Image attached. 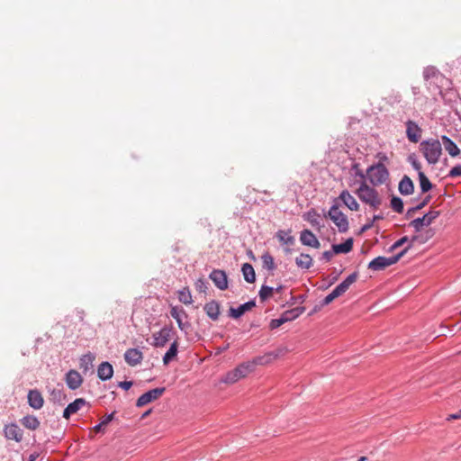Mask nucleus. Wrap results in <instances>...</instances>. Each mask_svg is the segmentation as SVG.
Segmentation results:
<instances>
[{
	"instance_id": "1",
	"label": "nucleus",
	"mask_w": 461,
	"mask_h": 461,
	"mask_svg": "<svg viewBox=\"0 0 461 461\" xmlns=\"http://www.w3.org/2000/svg\"><path fill=\"white\" fill-rule=\"evenodd\" d=\"M420 150L429 164H436L439 160L442 148L439 140H429L420 143Z\"/></svg>"
},
{
	"instance_id": "2",
	"label": "nucleus",
	"mask_w": 461,
	"mask_h": 461,
	"mask_svg": "<svg viewBox=\"0 0 461 461\" xmlns=\"http://www.w3.org/2000/svg\"><path fill=\"white\" fill-rule=\"evenodd\" d=\"M358 277V272L355 271L347 276L339 285H338L333 291L326 295L321 302V306H326L330 304L334 299L342 295L347 292L349 286L357 281Z\"/></svg>"
},
{
	"instance_id": "3",
	"label": "nucleus",
	"mask_w": 461,
	"mask_h": 461,
	"mask_svg": "<svg viewBox=\"0 0 461 461\" xmlns=\"http://www.w3.org/2000/svg\"><path fill=\"white\" fill-rule=\"evenodd\" d=\"M366 176L373 185H382L387 181L389 172L384 164L377 163L368 167Z\"/></svg>"
},
{
	"instance_id": "4",
	"label": "nucleus",
	"mask_w": 461,
	"mask_h": 461,
	"mask_svg": "<svg viewBox=\"0 0 461 461\" xmlns=\"http://www.w3.org/2000/svg\"><path fill=\"white\" fill-rule=\"evenodd\" d=\"M341 203H332L328 212V216L338 227L339 232L344 233L348 230V221L347 216L339 210Z\"/></svg>"
},
{
	"instance_id": "5",
	"label": "nucleus",
	"mask_w": 461,
	"mask_h": 461,
	"mask_svg": "<svg viewBox=\"0 0 461 461\" xmlns=\"http://www.w3.org/2000/svg\"><path fill=\"white\" fill-rule=\"evenodd\" d=\"M251 371V366L249 363H242L237 367L228 372L222 378L221 382L224 384H234L240 379L247 376Z\"/></svg>"
},
{
	"instance_id": "6",
	"label": "nucleus",
	"mask_w": 461,
	"mask_h": 461,
	"mask_svg": "<svg viewBox=\"0 0 461 461\" xmlns=\"http://www.w3.org/2000/svg\"><path fill=\"white\" fill-rule=\"evenodd\" d=\"M438 215V211L430 210L423 216L412 220L410 225L415 230V231L419 232L423 227L430 225L433 220H435Z\"/></svg>"
},
{
	"instance_id": "7",
	"label": "nucleus",
	"mask_w": 461,
	"mask_h": 461,
	"mask_svg": "<svg viewBox=\"0 0 461 461\" xmlns=\"http://www.w3.org/2000/svg\"><path fill=\"white\" fill-rule=\"evenodd\" d=\"M170 315L173 319L176 320L180 330L187 333L188 330L191 328V324L188 321H183V318H187V313L185 311L179 306H171Z\"/></svg>"
},
{
	"instance_id": "8",
	"label": "nucleus",
	"mask_w": 461,
	"mask_h": 461,
	"mask_svg": "<svg viewBox=\"0 0 461 461\" xmlns=\"http://www.w3.org/2000/svg\"><path fill=\"white\" fill-rule=\"evenodd\" d=\"M166 391L165 387H157L141 394L136 402L137 407H142L160 397Z\"/></svg>"
},
{
	"instance_id": "9",
	"label": "nucleus",
	"mask_w": 461,
	"mask_h": 461,
	"mask_svg": "<svg viewBox=\"0 0 461 461\" xmlns=\"http://www.w3.org/2000/svg\"><path fill=\"white\" fill-rule=\"evenodd\" d=\"M173 331L172 326H164L158 332L153 333V343L152 346L155 348H163L166 346L171 337Z\"/></svg>"
},
{
	"instance_id": "10",
	"label": "nucleus",
	"mask_w": 461,
	"mask_h": 461,
	"mask_svg": "<svg viewBox=\"0 0 461 461\" xmlns=\"http://www.w3.org/2000/svg\"><path fill=\"white\" fill-rule=\"evenodd\" d=\"M209 278L212 281L214 285L219 290L224 291L228 288V277H227V274L224 270L213 269L210 273Z\"/></svg>"
},
{
	"instance_id": "11",
	"label": "nucleus",
	"mask_w": 461,
	"mask_h": 461,
	"mask_svg": "<svg viewBox=\"0 0 461 461\" xmlns=\"http://www.w3.org/2000/svg\"><path fill=\"white\" fill-rule=\"evenodd\" d=\"M5 437L7 439L21 442L23 437V431L16 423H10L4 428Z\"/></svg>"
},
{
	"instance_id": "12",
	"label": "nucleus",
	"mask_w": 461,
	"mask_h": 461,
	"mask_svg": "<svg viewBox=\"0 0 461 461\" xmlns=\"http://www.w3.org/2000/svg\"><path fill=\"white\" fill-rule=\"evenodd\" d=\"M256 306V299H251L240 305H239L237 308L230 307L228 312L229 317L232 319H239L246 312L251 310L253 307Z\"/></svg>"
},
{
	"instance_id": "13",
	"label": "nucleus",
	"mask_w": 461,
	"mask_h": 461,
	"mask_svg": "<svg viewBox=\"0 0 461 461\" xmlns=\"http://www.w3.org/2000/svg\"><path fill=\"white\" fill-rule=\"evenodd\" d=\"M356 192L362 202H375L376 200V192L375 189L365 183H362Z\"/></svg>"
},
{
	"instance_id": "14",
	"label": "nucleus",
	"mask_w": 461,
	"mask_h": 461,
	"mask_svg": "<svg viewBox=\"0 0 461 461\" xmlns=\"http://www.w3.org/2000/svg\"><path fill=\"white\" fill-rule=\"evenodd\" d=\"M65 382L70 390H76L82 384L83 378L79 372L71 369L66 374Z\"/></svg>"
},
{
	"instance_id": "15",
	"label": "nucleus",
	"mask_w": 461,
	"mask_h": 461,
	"mask_svg": "<svg viewBox=\"0 0 461 461\" xmlns=\"http://www.w3.org/2000/svg\"><path fill=\"white\" fill-rule=\"evenodd\" d=\"M86 404L87 402L84 398L75 399L64 409L62 417L66 420H68L72 414L77 413L83 406Z\"/></svg>"
},
{
	"instance_id": "16",
	"label": "nucleus",
	"mask_w": 461,
	"mask_h": 461,
	"mask_svg": "<svg viewBox=\"0 0 461 461\" xmlns=\"http://www.w3.org/2000/svg\"><path fill=\"white\" fill-rule=\"evenodd\" d=\"M300 241L303 245L314 249H319L321 247V243L316 236L307 229H304L300 232Z\"/></svg>"
},
{
	"instance_id": "17",
	"label": "nucleus",
	"mask_w": 461,
	"mask_h": 461,
	"mask_svg": "<svg viewBox=\"0 0 461 461\" xmlns=\"http://www.w3.org/2000/svg\"><path fill=\"white\" fill-rule=\"evenodd\" d=\"M303 219L308 221L313 228L318 230L324 226L322 222V217L314 209H311L307 212L303 213Z\"/></svg>"
},
{
	"instance_id": "18",
	"label": "nucleus",
	"mask_w": 461,
	"mask_h": 461,
	"mask_svg": "<svg viewBox=\"0 0 461 461\" xmlns=\"http://www.w3.org/2000/svg\"><path fill=\"white\" fill-rule=\"evenodd\" d=\"M124 359L131 366L140 364L143 359V354L139 348H129L124 353Z\"/></svg>"
},
{
	"instance_id": "19",
	"label": "nucleus",
	"mask_w": 461,
	"mask_h": 461,
	"mask_svg": "<svg viewBox=\"0 0 461 461\" xmlns=\"http://www.w3.org/2000/svg\"><path fill=\"white\" fill-rule=\"evenodd\" d=\"M29 405L34 410H40L44 404L43 397L37 389L30 390L27 395Z\"/></svg>"
},
{
	"instance_id": "20",
	"label": "nucleus",
	"mask_w": 461,
	"mask_h": 461,
	"mask_svg": "<svg viewBox=\"0 0 461 461\" xmlns=\"http://www.w3.org/2000/svg\"><path fill=\"white\" fill-rule=\"evenodd\" d=\"M406 134L411 142L417 143L421 137V129L412 121L406 122Z\"/></svg>"
},
{
	"instance_id": "21",
	"label": "nucleus",
	"mask_w": 461,
	"mask_h": 461,
	"mask_svg": "<svg viewBox=\"0 0 461 461\" xmlns=\"http://www.w3.org/2000/svg\"><path fill=\"white\" fill-rule=\"evenodd\" d=\"M113 375V365L108 361L102 362L97 367V376L101 381H107Z\"/></svg>"
},
{
	"instance_id": "22",
	"label": "nucleus",
	"mask_w": 461,
	"mask_h": 461,
	"mask_svg": "<svg viewBox=\"0 0 461 461\" xmlns=\"http://www.w3.org/2000/svg\"><path fill=\"white\" fill-rule=\"evenodd\" d=\"M203 310L206 313V315L212 321H217L220 316V303L215 301L212 300L208 303H206L203 306Z\"/></svg>"
},
{
	"instance_id": "23",
	"label": "nucleus",
	"mask_w": 461,
	"mask_h": 461,
	"mask_svg": "<svg viewBox=\"0 0 461 461\" xmlns=\"http://www.w3.org/2000/svg\"><path fill=\"white\" fill-rule=\"evenodd\" d=\"M95 359V354L88 352L83 355L79 359V367L84 374H86L93 368V363Z\"/></svg>"
},
{
	"instance_id": "24",
	"label": "nucleus",
	"mask_w": 461,
	"mask_h": 461,
	"mask_svg": "<svg viewBox=\"0 0 461 461\" xmlns=\"http://www.w3.org/2000/svg\"><path fill=\"white\" fill-rule=\"evenodd\" d=\"M353 243V238H348L342 243L333 244L331 249L336 254H347L352 250Z\"/></svg>"
},
{
	"instance_id": "25",
	"label": "nucleus",
	"mask_w": 461,
	"mask_h": 461,
	"mask_svg": "<svg viewBox=\"0 0 461 461\" xmlns=\"http://www.w3.org/2000/svg\"><path fill=\"white\" fill-rule=\"evenodd\" d=\"M414 185L411 179L404 176L399 183V191L403 195H408L413 193Z\"/></svg>"
},
{
	"instance_id": "26",
	"label": "nucleus",
	"mask_w": 461,
	"mask_h": 461,
	"mask_svg": "<svg viewBox=\"0 0 461 461\" xmlns=\"http://www.w3.org/2000/svg\"><path fill=\"white\" fill-rule=\"evenodd\" d=\"M441 140L445 149L451 157H456L460 154V149L452 140L445 135L441 137Z\"/></svg>"
},
{
	"instance_id": "27",
	"label": "nucleus",
	"mask_w": 461,
	"mask_h": 461,
	"mask_svg": "<svg viewBox=\"0 0 461 461\" xmlns=\"http://www.w3.org/2000/svg\"><path fill=\"white\" fill-rule=\"evenodd\" d=\"M304 311L305 307L298 306L284 312L282 313V316L284 317L285 321L288 322L297 319L300 315H302L304 312Z\"/></svg>"
},
{
	"instance_id": "28",
	"label": "nucleus",
	"mask_w": 461,
	"mask_h": 461,
	"mask_svg": "<svg viewBox=\"0 0 461 461\" xmlns=\"http://www.w3.org/2000/svg\"><path fill=\"white\" fill-rule=\"evenodd\" d=\"M241 272L246 282L250 284L255 282L256 274L251 264L244 263L241 266Z\"/></svg>"
},
{
	"instance_id": "29",
	"label": "nucleus",
	"mask_w": 461,
	"mask_h": 461,
	"mask_svg": "<svg viewBox=\"0 0 461 461\" xmlns=\"http://www.w3.org/2000/svg\"><path fill=\"white\" fill-rule=\"evenodd\" d=\"M21 423L26 429L35 430L40 426V420L34 415H26L21 420Z\"/></svg>"
},
{
	"instance_id": "30",
	"label": "nucleus",
	"mask_w": 461,
	"mask_h": 461,
	"mask_svg": "<svg viewBox=\"0 0 461 461\" xmlns=\"http://www.w3.org/2000/svg\"><path fill=\"white\" fill-rule=\"evenodd\" d=\"M367 267L373 271H381L387 267L385 257L379 256L368 263Z\"/></svg>"
},
{
	"instance_id": "31",
	"label": "nucleus",
	"mask_w": 461,
	"mask_h": 461,
	"mask_svg": "<svg viewBox=\"0 0 461 461\" xmlns=\"http://www.w3.org/2000/svg\"><path fill=\"white\" fill-rule=\"evenodd\" d=\"M295 264L300 268L309 269L312 266V258L309 254L301 253L295 258Z\"/></svg>"
},
{
	"instance_id": "32",
	"label": "nucleus",
	"mask_w": 461,
	"mask_h": 461,
	"mask_svg": "<svg viewBox=\"0 0 461 461\" xmlns=\"http://www.w3.org/2000/svg\"><path fill=\"white\" fill-rule=\"evenodd\" d=\"M178 352V343L175 340L165 353L163 357L164 365H168L177 355Z\"/></svg>"
},
{
	"instance_id": "33",
	"label": "nucleus",
	"mask_w": 461,
	"mask_h": 461,
	"mask_svg": "<svg viewBox=\"0 0 461 461\" xmlns=\"http://www.w3.org/2000/svg\"><path fill=\"white\" fill-rule=\"evenodd\" d=\"M50 401L54 403H58L59 405H63L67 399L66 393L61 389H52L50 391Z\"/></svg>"
},
{
	"instance_id": "34",
	"label": "nucleus",
	"mask_w": 461,
	"mask_h": 461,
	"mask_svg": "<svg viewBox=\"0 0 461 461\" xmlns=\"http://www.w3.org/2000/svg\"><path fill=\"white\" fill-rule=\"evenodd\" d=\"M276 236L284 245H293L294 243V238L290 235V231L278 230Z\"/></svg>"
},
{
	"instance_id": "35",
	"label": "nucleus",
	"mask_w": 461,
	"mask_h": 461,
	"mask_svg": "<svg viewBox=\"0 0 461 461\" xmlns=\"http://www.w3.org/2000/svg\"><path fill=\"white\" fill-rule=\"evenodd\" d=\"M178 300L184 304L189 305L193 303L192 294L188 287H185L178 291Z\"/></svg>"
},
{
	"instance_id": "36",
	"label": "nucleus",
	"mask_w": 461,
	"mask_h": 461,
	"mask_svg": "<svg viewBox=\"0 0 461 461\" xmlns=\"http://www.w3.org/2000/svg\"><path fill=\"white\" fill-rule=\"evenodd\" d=\"M261 259L264 268L269 271L276 269V266L275 264L274 258L268 252L263 254Z\"/></svg>"
},
{
	"instance_id": "37",
	"label": "nucleus",
	"mask_w": 461,
	"mask_h": 461,
	"mask_svg": "<svg viewBox=\"0 0 461 461\" xmlns=\"http://www.w3.org/2000/svg\"><path fill=\"white\" fill-rule=\"evenodd\" d=\"M274 292V287L263 285L258 292V296L262 302L267 301Z\"/></svg>"
},
{
	"instance_id": "38",
	"label": "nucleus",
	"mask_w": 461,
	"mask_h": 461,
	"mask_svg": "<svg viewBox=\"0 0 461 461\" xmlns=\"http://www.w3.org/2000/svg\"><path fill=\"white\" fill-rule=\"evenodd\" d=\"M420 186L423 193L431 188V183L423 172L419 173Z\"/></svg>"
},
{
	"instance_id": "39",
	"label": "nucleus",
	"mask_w": 461,
	"mask_h": 461,
	"mask_svg": "<svg viewBox=\"0 0 461 461\" xmlns=\"http://www.w3.org/2000/svg\"><path fill=\"white\" fill-rule=\"evenodd\" d=\"M195 289L199 293H206V290L208 289V283L203 278H199L194 283Z\"/></svg>"
},
{
	"instance_id": "40",
	"label": "nucleus",
	"mask_w": 461,
	"mask_h": 461,
	"mask_svg": "<svg viewBox=\"0 0 461 461\" xmlns=\"http://www.w3.org/2000/svg\"><path fill=\"white\" fill-rule=\"evenodd\" d=\"M285 323H286V321H285L284 317L281 315L279 318L272 319L270 321L269 328H270V330H276Z\"/></svg>"
},
{
	"instance_id": "41",
	"label": "nucleus",
	"mask_w": 461,
	"mask_h": 461,
	"mask_svg": "<svg viewBox=\"0 0 461 461\" xmlns=\"http://www.w3.org/2000/svg\"><path fill=\"white\" fill-rule=\"evenodd\" d=\"M408 241H411L409 240V238L407 236H403L402 237L401 239H399L398 240H396L390 248H389V251H393L394 249L402 247V245H404L405 243H407Z\"/></svg>"
},
{
	"instance_id": "42",
	"label": "nucleus",
	"mask_w": 461,
	"mask_h": 461,
	"mask_svg": "<svg viewBox=\"0 0 461 461\" xmlns=\"http://www.w3.org/2000/svg\"><path fill=\"white\" fill-rule=\"evenodd\" d=\"M418 239L417 236H413L411 239V241L410 243L408 244L407 247H405L402 251H400L398 254H396L395 256L398 257V260H400L407 252L410 249L412 248V245H413V242Z\"/></svg>"
},
{
	"instance_id": "43",
	"label": "nucleus",
	"mask_w": 461,
	"mask_h": 461,
	"mask_svg": "<svg viewBox=\"0 0 461 461\" xmlns=\"http://www.w3.org/2000/svg\"><path fill=\"white\" fill-rule=\"evenodd\" d=\"M272 356L274 357H276L277 355L276 354L274 355L273 353H269L267 356L258 357L255 360V363L256 364H259V365L267 364L268 361H270Z\"/></svg>"
},
{
	"instance_id": "44",
	"label": "nucleus",
	"mask_w": 461,
	"mask_h": 461,
	"mask_svg": "<svg viewBox=\"0 0 461 461\" xmlns=\"http://www.w3.org/2000/svg\"><path fill=\"white\" fill-rule=\"evenodd\" d=\"M336 254L333 252V249L331 250L324 251L321 255V259L325 260L326 262H330L333 257V255Z\"/></svg>"
},
{
	"instance_id": "45",
	"label": "nucleus",
	"mask_w": 461,
	"mask_h": 461,
	"mask_svg": "<svg viewBox=\"0 0 461 461\" xmlns=\"http://www.w3.org/2000/svg\"><path fill=\"white\" fill-rule=\"evenodd\" d=\"M132 386L131 381H122L118 383V387L127 391Z\"/></svg>"
},
{
	"instance_id": "46",
	"label": "nucleus",
	"mask_w": 461,
	"mask_h": 461,
	"mask_svg": "<svg viewBox=\"0 0 461 461\" xmlns=\"http://www.w3.org/2000/svg\"><path fill=\"white\" fill-rule=\"evenodd\" d=\"M395 212L402 213L404 210V203H390Z\"/></svg>"
},
{
	"instance_id": "47",
	"label": "nucleus",
	"mask_w": 461,
	"mask_h": 461,
	"mask_svg": "<svg viewBox=\"0 0 461 461\" xmlns=\"http://www.w3.org/2000/svg\"><path fill=\"white\" fill-rule=\"evenodd\" d=\"M114 411L107 414L105 417H104V419L101 420V422L105 426L107 425L109 422H111L113 418H114Z\"/></svg>"
},
{
	"instance_id": "48",
	"label": "nucleus",
	"mask_w": 461,
	"mask_h": 461,
	"mask_svg": "<svg viewBox=\"0 0 461 461\" xmlns=\"http://www.w3.org/2000/svg\"><path fill=\"white\" fill-rule=\"evenodd\" d=\"M450 176H461V166H456V167H454L451 170H450V174H449Z\"/></svg>"
},
{
	"instance_id": "49",
	"label": "nucleus",
	"mask_w": 461,
	"mask_h": 461,
	"mask_svg": "<svg viewBox=\"0 0 461 461\" xmlns=\"http://www.w3.org/2000/svg\"><path fill=\"white\" fill-rule=\"evenodd\" d=\"M397 258L398 257H396L395 255L393 257H389V258L385 257V262H386L387 267H390V266L397 263L399 261Z\"/></svg>"
},
{
	"instance_id": "50",
	"label": "nucleus",
	"mask_w": 461,
	"mask_h": 461,
	"mask_svg": "<svg viewBox=\"0 0 461 461\" xmlns=\"http://www.w3.org/2000/svg\"><path fill=\"white\" fill-rule=\"evenodd\" d=\"M360 203H341V205L347 206L350 211H358Z\"/></svg>"
},
{
	"instance_id": "51",
	"label": "nucleus",
	"mask_w": 461,
	"mask_h": 461,
	"mask_svg": "<svg viewBox=\"0 0 461 461\" xmlns=\"http://www.w3.org/2000/svg\"><path fill=\"white\" fill-rule=\"evenodd\" d=\"M339 198L342 200V202H347L348 199H352V196L348 192H342L339 195Z\"/></svg>"
},
{
	"instance_id": "52",
	"label": "nucleus",
	"mask_w": 461,
	"mask_h": 461,
	"mask_svg": "<svg viewBox=\"0 0 461 461\" xmlns=\"http://www.w3.org/2000/svg\"><path fill=\"white\" fill-rule=\"evenodd\" d=\"M411 165H412L413 168H414V169H416V170L418 171V174H419L420 172H422V171H421V165H420V162H418V161H416V160L414 159V160H412Z\"/></svg>"
},
{
	"instance_id": "53",
	"label": "nucleus",
	"mask_w": 461,
	"mask_h": 461,
	"mask_svg": "<svg viewBox=\"0 0 461 461\" xmlns=\"http://www.w3.org/2000/svg\"><path fill=\"white\" fill-rule=\"evenodd\" d=\"M373 225H374L373 221H370L369 222H367V223H366V224H364V225L362 226V228H361L360 231H361V232L366 231V230H368L369 229H371V228L373 227Z\"/></svg>"
},
{
	"instance_id": "54",
	"label": "nucleus",
	"mask_w": 461,
	"mask_h": 461,
	"mask_svg": "<svg viewBox=\"0 0 461 461\" xmlns=\"http://www.w3.org/2000/svg\"><path fill=\"white\" fill-rule=\"evenodd\" d=\"M456 419H461L460 410L456 413L450 414L447 418L448 420Z\"/></svg>"
},
{
	"instance_id": "55",
	"label": "nucleus",
	"mask_w": 461,
	"mask_h": 461,
	"mask_svg": "<svg viewBox=\"0 0 461 461\" xmlns=\"http://www.w3.org/2000/svg\"><path fill=\"white\" fill-rule=\"evenodd\" d=\"M104 425L102 422H100V423L96 424V425L94 427V429H95L96 432L101 431V429H103V427H104Z\"/></svg>"
},
{
	"instance_id": "56",
	"label": "nucleus",
	"mask_w": 461,
	"mask_h": 461,
	"mask_svg": "<svg viewBox=\"0 0 461 461\" xmlns=\"http://www.w3.org/2000/svg\"><path fill=\"white\" fill-rule=\"evenodd\" d=\"M384 218V216L382 214H375L373 216V219L371 220V221H373V223L377 221V220H382Z\"/></svg>"
},
{
	"instance_id": "57",
	"label": "nucleus",
	"mask_w": 461,
	"mask_h": 461,
	"mask_svg": "<svg viewBox=\"0 0 461 461\" xmlns=\"http://www.w3.org/2000/svg\"><path fill=\"white\" fill-rule=\"evenodd\" d=\"M38 456L39 455L37 453L31 454L28 461H35Z\"/></svg>"
},
{
	"instance_id": "58",
	"label": "nucleus",
	"mask_w": 461,
	"mask_h": 461,
	"mask_svg": "<svg viewBox=\"0 0 461 461\" xmlns=\"http://www.w3.org/2000/svg\"><path fill=\"white\" fill-rule=\"evenodd\" d=\"M426 204L427 203H418L416 207H413L411 210H412V211L419 210V209L424 207Z\"/></svg>"
},
{
	"instance_id": "59",
	"label": "nucleus",
	"mask_w": 461,
	"mask_h": 461,
	"mask_svg": "<svg viewBox=\"0 0 461 461\" xmlns=\"http://www.w3.org/2000/svg\"><path fill=\"white\" fill-rule=\"evenodd\" d=\"M391 202L396 203V202H402L401 198L393 196L391 200Z\"/></svg>"
},
{
	"instance_id": "60",
	"label": "nucleus",
	"mask_w": 461,
	"mask_h": 461,
	"mask_svg": "<svg viewBox=\"0 0 461 461\" xmlns=\"http://www.w3.org/2000/svg\"><path fill=\"white\" fill-rule=\"evenodd\" d=\"M248 255H249V257L250 258H252L253 260H255V256H254V254H253V252H252L251 250H249V251L248 252Z\"/></svg>"
},
{
	"instance_id": "61",
	"label": "nucleus",
	"mask_w": 461,
	"mask_h": 461,
	"mask_svg": "<svg viewBox=\"0 0 461 461\" xmlns=\"http://www.w3.org/2000/svg\"><path fill=\"white\" fill-rule=\"evenodd\" d=\"M283 288H284V286H283V285H278L276 288H274V291H276V292H280V291H282V290H283Z\"/></svg>"
},
{
	"instance_id": "62",
	"label": "nucleus",
	"mask_w": 461,
	"mask_h": 461,
	"mask_svg": "<svg viewBox=\"0 0 461 461\" xmlns=\"http://www.w3.org/2000/svg\"><path fill=\"white\" fill-rule=\"evenodd\" d=\"M378 203H369L370 207L373 209V210H375L376 209V205Z\"/></svg>"
},
{
	"instance_id": "63",
	"label": "nucleus",
	"mask_w": 461,
	"mask_h": 461,
	"mask_svg": "<svg viewBox=\"0 0 461 461\" xmlns=\"http://www.w3.org/2000/svg\"><path fill=\"white\" fill-rule=\"evenodd\" d=\"M367 458L366 456H361L357 461H366Z\"/></svg>"
},
{
	"instance_id": "64",
	"label": "nucleus",
	"mask_w": 461,
	"mask_h": 461,
	"mask_svg": "<svg viewBox=\"0 0 461 461\" xmlns=\"http://www.w3.org/2000/svg\"><path fill=\"white\" fill-rule=\"evenodd\" d=\"M151 410H149L147 411L143 415L142 417H146L147 415H149L150 413Z\"/></svg>"
}]
</instances>
